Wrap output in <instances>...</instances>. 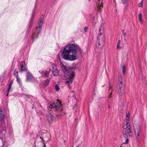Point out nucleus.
<instances>
[{"label":"nucleus","mask_w":147,"mask_h":147,"mask_svg":"<svg viewBox=\"0 0 147 147\" xmlns=\"http://www.w3.org/2000/svg\"><path fill=\"white\" fill-rule=\"evenodd\" d=\"M43 147H46L45 144V143H44L43 145Z\"/></svg>","instance_id":"72a5a7b5"},{"label":"nucleus","mask_w":147,"mask_h":147,"mask_svg":"<svg viewBox=\"0 0 147 147\" xmlns=\"http://www.w3.org/2000/svg\"><path fill=\"white\" fill-rule=\"evenodd\" d=\"M14 74L16 76V77H18V71L16 69L14 71Z\"/></svg>","instance_id":"5701e85b"},{"label":"nucleus","mask_w":147,"mask_h":147,"mask_svg":"<svg viewBox=\"0 0 147 147\" xmlns=\"http://www.w3.org/2000/svg\"><path fill=\"white\" fill-rule=\"evenodd\" d=\"M118 80L119 82L118 83L117 89L119 94L121 96H122L124 93V90L123 89H122V77L121 76L119 77Z\"/></svg>","instance_id":"39448f33"},{"label":"nucleus","mask_w":147,"mask_h":147,"mask_svg":"<svg viewBox=\"0 0 147 147\" xmlns=\"http://www.w3.org/2000/svg\"><path fill=\"white\" fill-rule=\"evenodd\" d=\"M16 80L18 83L20 85H21V82L20 78L18 77H16Z\"/></svg>","instance_id":"412c9836"},{"label":"nucleus","mask_w":147,"mask_h":147,"mask_svg":"<svg viewBox=\"0 0 147 147\" xmlns=\"http://www.w3.org/2000/svg\"><path fill=\"white\" fill-rule=\"evenodd\" d=\"M34 13V10L32 12V17L27 25V30L26 31V33L27 34H29L33 24Z\"/></svg>","instance_id":"423d86ee"},{"label":"nucleus","mask_w":147,"mask_h":147,"mask_svg":"<svg viewBox=\"0 0 147 147\" xmlns=\"http://www.w3.org/2000/svg\"><path fill=\"white\" fill-rule=\"evenodd\" d=\"M104 25L103 24H101L100 28L98 33H100L104 34Z\"/></svg>","instance_id":"f3484780"},{"label":"nucleus","mask_w":147,"mask_h":147,"mask_svg":"<svg viewBox=\"0 0 147 147\" xmlns=\"http://www.w3.org/2000/svg\"><path fill=\"white\" fill-rule=\"evenodd\" d=\"M139 21H140V22L141 24H142V23H143V21L142 18H141V19H139Z\"/></svg>","instance_id":"c756f323"},{"label":"nucleus","mask_w":147,"mask_h":147,"mask_svg":"<svg viewBox=\"0 0 147 147\" xmlns=\"http://www.w3.org/2000/svg\"><path fill=\"white\" fill-rule=\"evenodd\" d=\"M121 0L122 2V3L123 4L126 3L128 1V0Z\"/></svg>","instance_id":"393cba45"},{"label":"nucleus","mask_w":147,"mask_h":147,"mask_svg":"<svg viewBox=\"0 0 147 147\" xmlns=\"http://www.w3.org/2000/svg\"><path fill=\"white\" fill-rule=\"evenodd\" d=\"M91 0H88L89 1H90Z\"/></svg>","instance_id":"e433bc0d"},{"label":"nucleus","mask_w":147,"mask_h":147,"mask_svg":"<svg viewBox=\"0 0 147 147\" xmlns=\"http://www.w3.org/2000/svg\"><path fill=\"white\" fill-rule=\"evenodd\" d=\"M59 58L60 67L62 68V71L64 74L62 77V78L65 79V83L67 84L68 87L70 88V85L72 83L73 81V78L74 76V69L73 67H67L65 66L61 62L60 57Z\"/></svg>","instance_id":"f03ea898"},{"label":"nucleus","mask_w":147,"mask_h":147,"mask_svg":"<svg viewBox=\"0 0 147 147\" xmlns=\"http://www.w3.org/2000/svg\"><path fill=\"white\" fill-rule=\"evenodd\" d=\"M134 132L135 136L136 138L138 137L141 134L140 128L139 127L134 129Z\"/></svg>","instance_id":"dca6fc26"},{"label":"nucleus","mask_w":147,"mask_h":147,"mask_svg":"<svg viewBox=\"0 0 147 147\" xmlns=\"http://www.w3.org/2000/svg\"><path fill=\"white\" fill-rule=\"evenodd\" d=\"M129 116H127V117H126V127L125 128H123V131L124 133H126L127 132L128 133H129L131 132V127L130 126V124L129 123Z\"/></svg>","instance_id":"0eeeda50"},{"label":"nucleus","mask_w":147,"mask_h":147,"mask_svg":"<svg viewBox=\"0 0 147 147\" xmlns=\"http://www.w3.org/2000/svg\"><path fill=\"white\" fill-rule=\"evenodd\" d=\"M127 132L126 133H124L123 132V136L126 139V140L125 142L123 143V144H127L128 143L129 140L128 138V136H131V133H128Z\"/></svg>","instance_id":"4468645a"},{"label":"nucleus","mask_w":147,"mask_h":147,"mask_svg":"<svg viewBox=\"0 0 147 147\" xmlns=\"http://www.w3.org/2000/svg\"><path fill=\"white\" fill-rule=\"evenodd\" d=\"M51 71V69L50 68H49L47 69V71L40 70L39 71V72L42 75L41 77H45L49 76V73Z\"/></svg>","instance_id":"1a4fd4ad"},{"label":"nucleus","mask_w":147,"mask_h":147,"mask_svg":"<svg viewBox=\"0 0 147 147\" xmlns=\"http://www.w3.org/2000/svg\"><path fill=\"white\" fill-rule=\"evenodd\" d=\"M122 31V32H123V35L124 36V38H125L124 40H125V35H126V33H125V32H124V30H123Z\"/></svg>","instance_id":"c85d7f7f"},{"label":"nucleus","mask_w":147,"mask_h":147,"mask_svg":"<svg viewBox=\"0 0 147 147\" xmlns=\"http://www.w3.org/2000/svg\"><path fill=\"white\" fill-rule=\"evenodd\" d=\"M43 17H41L37 22V26L36 28L35 32L32 34L31 39L32 40L33 42L38 38L39 33L42 30V27L43 23Z\"/></svg>","instance_id":"7ed1b4c3"},{"label":"nucleus","mask_w":147,"mask_h":147,"mask_svg":"<svg viewBox=\"0 0 147 147\" xmlns=\"http://www.w3.org/2000/svg\"><path fill=\"white\" fill-rule=\"evenodd\" d=\"M129 113H128V114H127L126 115V117H127V116H129Z\"/></svg>","instance_id":"f704fd0d"},{"label":"nucleus","mask_w":147,"mask_h":147,"mask_svg":"<svg viewBox=\"0 0 147 147\" xmlns=\"http://www.w3.org/2000/svg\"><path fill=\"white\" fill-rule=\"evenodd\" d=\"M106 102L107 103V104H109V101L108 99L107 101Z\"/></svg>","instance_id":"473e14b6"},{"label":"nucleus","mask_w":147,"mask_h":147,"mask_svg":"<svg viewBox=\"0 0 147 147\" xmlns=\"http://www.w3.org/2000/svg\"><path fill=\"white\" fill-rule=\"evenodd\" d=\"M13 81H12L9 84L8 89L7 92V95H8V94L9 93L10 90H11V88L12 84H13Z\"/></svg>","instance_id":"a211bd4d"},{"label":"nucleus","mask_w":147,"mask_h":147,"mask_svg":"<svg viewBox=\"0 0 147 147\" xmlns=\"http://www.w3.org/2000/svg\"><path fill=\"white\" fill-rule=\"evenodd\" d=\"M109 88H110V89L111 88V87L110 85L109 86Z\"/></svg>","instance_id":"c9c22d12"},{"label":"nucleus","mask_w":147,"mask_h":147,"mask_svg":"<svg viewBox=\"0 0 147 147\" xmlns=\"http://www.w3.org/2000/svg\"><path fill=\"white\" fill-rule=\"evenodd\" d=\"M103 0H98L97 3V8L96 10L98 11H101L103 7L102 4Z\"/></svg>","instance_id":"ddd939ff"},{"label":"nucleus","mask_w":147,"mask_h":147,"mask_svg":"<svg viewBox=\"0 0 147 147\" xmlns=\"http://www.w3.org/2000/svg\"><path fill=\"white\" fill-rule=\"evenodd\" d=\"M113 2H114V3H115V1L114 0V1Z\"/></svg>","instance_id":"4c0bfd02"},{"label":"nucleus","mask_w":147,"mask_h":147,"mask_svg":"<svg viewBox=\"0 0 147 147\" xmlns=\"http://www.w3.org/2000/svg\"><path fill=\"white\" fill-rule=\"evenodd\" d=\"M49 79L46 80L44 83V86H47L49 83Z\"/></svg>","instance_id":"6ab92c4d"},{"label":"nucleus","mask_w":147,"mask_h":147,"mask_svg":"<svg viewBox=\"0 0 147 147\" xmlns=\"http://www.w3.org/2000/svg\"><path fill=\"white\" fill-rule=\"evenodd\" d=\"M48 121L50 123L52 122L54 120V117L53 114L51 112L50 113L47 112L46 113Z\"/></svg>","instance_id":"9b49d317"},{"label":"nucleus","mask_w":147,"mask_h":147,"mask_svg":"<svg viewBox=\"0 0 147 147\" xmlns=\"http://www.w3.org/2000/svg\"><path fill=\"white\" fill-rule=\"evenodd\" d=\"M51 67L53 69L52 72L53 74L55 76H58L59 74V71L56 67L54 65H52Z\"/></svg>","instance_id":"f8f14e48"},{"label":"nucleus","mask_w":147,"mask_h":147,"mask_svg":"<svg viewBox=\"0 0 147 147\" xmlns=\"http://www.w3.org/2000/svg\"><path fill=\"white\" fill-rule=\"evenodd\" d=\"M139 19L142 18V14L141 13H139L138 14Z\"/></svg>","instance_id":"a878e982"},{"label":"nucleus","mask_w":147,"mask_h":147,"mask_svg":"<svg viewBox=\"0 0 147 147\" xmlns=\"http://www.w3.org/2000/svg\"><path fill=\"white\" fill-rule=\"evenodd\" d=\"M121 41L120 40H119L118 41L117 49H118L119 48H120L121 47L119 46V44L120 43Z\"/></svg>","instance_id":"b1692460"},{"label":"nucleus","mask_w":147,"mask_h":147,"mask_svg":"<svg viewBox=\"0 0 147 147\" xmlns=\"http://www.w3.org/2000/svg\"><path fill=\"white\" fill-rule=\"evenodd\" d=\"M143 5V3H142V1L141 3H139L138 5V6L139 7H141Z\"/></svg>","instance_id":"bb28decb"},{"label":"nucleus","mask_w":147,"mask_h":147,"mask_svg":"<svg viewBox=\"0 0 147 147\" xmlns=\"http://www.w3.org/2000/svg\"><path fill=\"white\" fill-rule=\"evenodd\" d=\"M26 77V81L27 82H33L35 80L34 77L29 71L27 72Z\"/></svg>","instance_id":"9d476101"},{"label":"nucleus","mask_w":147,"mask_h":147,"mask_svg":"<svg viewBox=\"0 0 147 147\" xmlns=\"http://www.w3.org/2000/svg\"><path fill=\"white\" fill-rule=\"evenodd\" d=\"M127 69V67L126 65H124L122 67V72L123 74H125V72L126 71Z\"/></svg>","instance_id":"aec40b11"},{"label":"nucleus","mask_w":147,"mask_h":147,"mask_svg":"<svg viewBox=\"0 0 147 147\" xmlns=\"http://www.w3.org/2000/svg\"><path fill=\"white\" fill-rule=\"evenodd\" d=\"M20 66L21 67V70L22 72L23 71H26L27 70L26 67V64L25 61H22L20 63Z\"/></svg>","instance_id":"2eb2a0df"},{"label":"nucleus","mask_w":147,"mask_h":147,"mask_svg":"<svg viewBox=\"0 0 147 147\" xmlns=\"http://www.w3.org/2000/svg\"><path fill=\"white\" fill-rule=\"evenodd\" d=\"M55 90L57 91H58L59 90V88L57 84L55 85Z\"/></svg>","instance_id":"4be33fe9"},{"label":"nucleus","mask_w":147,"mask_h":147,"mask_svg":"<svg viewBox=\"0 0 147 147\" xmlns=\"http://www.w3.org/2000/svg\"><path fill=\"white\" fill-rule=\"evenodd\" d=\"M82 53V51L77 44L69 43L64 48L62 56L65 60L73 61L77 60L79 54Z\"/></svg>","instance_id":"f257e3e1"},{"label":"nucleus","mask_w":147,"mask_h":147,"mask_svg":"<svg viewBox=\"0 0 147 147\" xmlns=\"http://www.w3.org/2000/svg\"><path fill=\"white\" fill-rule=\"evenodd\" d=\"M104 36V34L98 33L96 45V47L100 49L101 51L105 43V39Z\"/></svg>","instance_id":"20e7f679"},{"label":"nucleus","mask_w":147,"mask_h":147,"mask_svg":"<svg viewBox=\"0 0 147 147\" xmlns=\"http://www.w3.org/2000/svg\"><path fill=\"white\" fill-rule=\"evenodd\" d=\"M59 104L56 105L55 103L51 104L49 106V108L51 109L55 108L56 110L61 111L62 110V107L61 105L60 101L59 102Z\"/></svg>","instance_id":"6e6552de"},{"label":"nucleus","mask_w":147,"mask_h":147,"mask_svg":"<svg viewBox=\"0 0 147 147\" xmlns=\"http://www.w3.org/2000/svg\"><path fill=\"white\" fill-rule=\"evenodd\" d=\"M88 29V28L86 26H85L84 27V31L85 32H87V30Z\"/></svg>","instance_id":"cd10ccee"},{"label":"nucleus","mask_w":147,"mask_h":147,"mask_svg":"<svg viewBox=\"0 0 147 147\" xmlns=\"http://www.w3.org/2000/svg\"><path fill=\"white\" fill-rule=\"evenodd\" d=\"M107 106H108V108L109 109L110 107V106L109 105V104H107Z\"/></svg>","instance_id":"7c9ffc66"},{"label":"nucleus","mask_w":147,"mask_h":147,"mask_svg":"<svg viewBox=\"0 0 147 147\" xmlns=\"http://www.w3.org/2000/svg\"><path fill=\"white\" fill-rule=\"evenodd\" d=\"M112 95V93H111L110 94V96H109V97H108V99H109V98H110L111 97V96Z\"/></svg>","instance_id":"2f4dec72"}]
</instances>
